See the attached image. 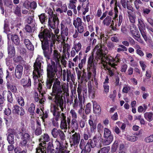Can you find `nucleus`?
Segmentation results:
<instances>
[{"mask_svg": "<svg viewBox=\"0 0 153 153\" xmlns=\"http://www.w3.org/2000/svg\"><path fill=\"white\" fill-rule=\"evenodd\" d=\"M77 2V0H70L69 3L68 4V7L69 9H73L76 7L75 4Z\"/></svg>", "mask_w": 153, "mask_h": 153, "instance_id": "obj_31", "label": "nucleus"}, {"mask_svg": "<svg viewBox=\"0 0 153 153\" xmlns=\"http://www.w3.org/2000/svg\"><path fill=\"white\" fill-rule=\"evenodd\" d=\"M38 36L42 42V48L44 50H46L48 47L49 42H52L53 43L56 40L55 35L52 33H51H51L47 29H44L39 33Z\"/></svg>", "mask_w": 153, "mask_h": 153, "instance_id": "obj_2", "label": "nucleus"}, {"mask_svg": "<svg viewBox=\"0 0 153 153\" xmlns=\"http://www.w3.org/2000/svg\"><path fill=\"white\" fill-rule=\"evenodd\" d=\"M138 26L139 30H141L142 29H145V25L142 19H138Z\"/></svg>", "mask_w": 153, "mask_h": 153, "instance_id": "obj_36", "label": "nucleus"}, {"mask_svg": "<svg viewBox=\"0 0 153 153\" xmlns=\"http://www.w3.org/2000/svg\"><path fill=\"white\" fill-rule=\"evenodd\" d=\"M8 52L9 56L11 57L15 54V51L14 47L11 45H10L9 43L8 42Z\"/></svg>", "mask_w": 153, "mask_h": 153, "instance_id": "obj_21", "label": "nucleus"}, {"mask_svg": "<svg viewBox=\"0 0 153 153\" xmlns=\"http://www.w3.org/2000/svg\"><path fill=\"white\" fill-rule=\"evenodd\" d=\"M59 22L58 18L55 14H53L51 16L48 18V25L53 29L55 28L56 25L58 24Z\"/></svg>", "mask_w": 153, "mask_h": 153, "instance_id": "obj_10", "label": "nucleus"}, {"mask_svg": "<svg viewBox=\"0 0 153 153\" xmlns=\"http://www.w3.org/2000/svg\"><path fill=\"white\" fill-rule=\"evenodd\" d=\"M86 59V57H84L83 59H81V62L79 64L78 67L81 70L85 62Z\"/></svg>", "mask_w": 153, "mask_h": 153, "instance_id": "obj_58", "label": "nucleus"}, {"mask_svg": "<svg viewBox=\"0 0 153 153\" xmlns=\"http://www.w3.org/2000/svg\"><path fill=\"white\" fill-rule=\"evenodd\" d=\"M114 17L113 19L115 21H117L115 23L116 25H117L119 26L120 25L123 19V17L122 15H120L119 16V20L117 18V17L118 16V10L117 7L116 6H115L114 8Z\"/></svg>", "mask_w": 153, "mask_h": 153, "instance_id": "obj_12", "label": "nucleus"}, {"mask_svg": "<svg viewBox=\"0 0 153 153\" xmlns=\"http://www.w3.org/2000/svg\"><path fill=\"white\" fill-rule=\"evenodd\" d=\"M58 135H59L60 138L62 140H64L65 136L63 131L60 130Z\"/></svg>", "mask_w": 153, "mask_h": 153, "instance_id": "obj_63", "label": "nucleus"}, {"mask_svg": "<svg viewBox=\"0 0 153 153\" xmlns=\"http://www.w3.org/2000/svg\"><path fill=\"white\" fill-rule=\"evenodd\" d=\"M57 70V67L55 63L52 65H48L47 68V76L49 80L47 83V87L48 88L50 89L51 88L55 73H56Z\"/></svg>", "mask_w": 153, "mask_h": 153, "instance_id": "obj_5", "label": "nucleus"}, {"mask_svg": "<svg viewBox=\"0 0 153 153\" xmlns=\"http://www.w3.org/2000/svg\"><path fill=\"white\" fill-rule=\"evenodd\" d=\"M97 131L100 133H100L102 132L103 129V126L101 123H99L97 125Z\"/></svg>", "mask_w": 153, "mask_h": 153, "instance_id": "obj_54", "label": "nucleus"}, {"mask_svg": "<svg viewBox=\"0 0 153 153\" xmlns=\"http://www.w3.org/2000/svg\"><path fill=\"white\" fill-rule=\"evenodd\" d=\"M82 20L80 18L77 17L76 19H74L73 25L75 27H76L77 25H82Z\"/></svg>", "mask_w": 153, "mask_h": 153, "instance_id": "obj_28", "label": "nucleus"}, {"mask_svg": "<svg viewBox=\"0 0 153 153\" xmlns=\"http://www.w3.org/2000/svg\"><path fill=\"white\" fill-rule=\"evenodd\" d=\"M24 43L26 47L30 50L32 51L34 50V46L29 40L25 39L24 40Z\"/></svg>", "mask_w": 153, "mask_h": 153, "instance_id": "obj_22", "label": "nucleus"}, {"mask_svg": "<svg viewBox=\"0 0 153 153\" xmlns=\"http://www.w3.org/2000/svg\"><path fill=\"white\" fill-rule=\"evenodd\" d=\"M67 122L68 128L69 129L72 130L71 131L74 133L75 130H77L78 128V125L76 119H72L71 121L70 117L67 118Z\"/></svg>", "mask_w": 153, "mask_h": 153, "instance_id": "obj_7", "label": "nucleus"}, {"mask_svg": "<svg viewBox=\"0 0 153 153\" xmlns=\"http://www.w3.org/2000/svg\"><path fill=\"white\" fill-rule=\"evenodd\" d=\"M81 47L82 45L81 43L79 42H78V43L74 44L72 49H74L76 51L77 53L80 50Z\"/></svg>", "mask_w": 153, "mask_h": 153, "instance_id": "obj_34", "label": "nucleus"}, {"mask_svg": "<svg viewBox=\"0 0 153 153\" xmlns=\"http://www.w3.org/2000/svg\"><path fill=\"white\" fill-rule=\"evenodd\" d=\"M91 143L90 140H88L87 143L86 145L85 146V151L86 152H89L91 150Z\"/></svg>", "mask_w": 153, "mask_h": 153, "instance_id": "obj_33", "label": "nucleus"}, {"mask_svg": "<svg viewBox=\"0 0 153 153\" xmlns=\"http://www.w3.org/2000/svg\"><path fill=\"white\" fill-rule=\"evenodd\" d=\"M134 4L136 8L137 9H138L141 5L142 4V3L140 0H135L134 2Z\"/></svg>", "mask_w": 153, "mask_h": 153, "instance_id": "obj_49", "label": "nucleus"}, {"mask_svg": "<svg viewBox=\"0 0 153 153\" xmlns=\"http://www.w3.org/2000/svg\"><path fill=\"white\" fill-rule=\"evenodd\" d=\"M45 146L44 143H40L36 149V153H46L45 151L46 148L45 147Z\"/></svg>", "mask_w": 153, "mask_h": 153, "instance_id": "obj_17", "label": "nucleus"}, {"mask_svg": "<svg viewBox=\"0 0 153 153\" xmlns=\"http://www.w3.org/2000/svg\"><path fill=\"white\" fill-rule=\"evenodd\" d=\"M54 147L56 149V153H69V151L64 150V147L61 142H60L57 139L53 145Z\"/></svg>", "mask_w": 153, "mask_h": 153, "instance_id": "obj_8", "label": "nucleus"}, {"mask_svg": "<svg viewBox=\"0 0 153 153\" xmlns=\"http://www.w3.org/2000/svg\"><path fill=\"white\" fill-rule=\"evenodd\" d=\"M119 47L117 48V51L118 53L121 52H123L124 51H127V48L124 45H120L118 46Z\"/></svg>", "mask_w": 153, "mask_h": 153, "instance_id": "obj_40", "label": "nucleus"}, {"mask_svg": "<svg viewBox=\"0 0 153 153\" xmlns=\"http://www.w3.org/2000/svg\"><path fill=\"white\" fill-rule=\"evenodd\" d=\"M21 107H19L16 105H15L13 108L12 111L15 114H17L19 113Z\"/></svg>", "mask_w": 153, "mask_h": 153, "instance_id": "obj_45", "label": "nucleus"}, {"mask_svg": "<svg viewBox=\"0 0 153 153\" xmlns=\"http://www.w3.org/2000/svg\"><path fill=\"white\" fill-rule=\"evenodd\" d=\"M131 31L132 36L134 39L140 36L139 32L136 29H134V30H131Z\"/></svg>", "mask_w": 153, "mask_h": 153, "instance_id": "obj_44", "label": "nucleus"}, {"mask_svg": "<svg viewBox=\"0 0 153 153\" xmlns=\"http://www.w3.org/2000/svg\"><path fill=\"white\" fill-rule=\"evenodd\" d=\"M111 18L109 16H107L102 21V23L105 25L109 26L111 23Z\"/></svg>", "mask_w": 153, "mask_h": 153, "instance_id": "obj_29", "label": "nucleus"}, {"mask_svg": "<svg viewBox=\"0 0 153 153\" xmlns=\"http://www.w3.org/2000/svg\"><path fill=\"white\" fill-rule=\"evenodd\" d=\"M74 78V76L73 74H72L70 71H68L67 72V81H69L70 79L73 81Z\"/></svg>", "mask_w": 153, "mask_h": 153, "instance_id": "obj_38", "label": "nucleus"}, {"mask_svg": "<svg viewBox=\"0 0 153 153\" xmlns=\"http://www.w3.org/2000/svg\"><path fill=\"white\" fill-rule=\"evenodd\" d=\"M60 58L61 56L58 51L56 50H54L53 54V59L56 62V64H58L59 66V68L61 69V71L62 73V69L59 62Z\"/></svg>", "mask_w": 153, "mask_h": 153, "instance_id": "obj_15", "label": "nucleus"}, {"mask_svg": "<svg viewBox=\"0 0 153 153\" xmlns=\"http://www.w3.org/2000/svg\"><path fill=\"white\" fill-rule=\"evenodd\" d=\"M104 139L102 141V143L105 145H109L113 140V136H110L107 137H104Z\"/></svg>", "mask_w": 153, "mask_h": 153, "instance_id": "obj_23", "label": "nucleus"}, {"mask_svg": "<svg viewBox=\"0 0 153 153\" xmlns=\"http://www.w3.org/2000/svg\"><path fill=\"white\" fill-rule=\"evenodd\" d=\"M85 142L84 141V140L83 139H82L81 140L80 143L79 144V147L81 149H84L85 148Z\"/></svg>", "mask_w": 153, "mask_h": 153, "instance_id": "obj_61", "label": "nucleus"}, {"mask_svg": "<svg viewBox=\"0 0 153 153\" xmlns=\"http://www.w3.org/2000/svg\"><path fill=\"white\" fill-rule=\"evenodd\" d=\"M96 126L90 127V130H88V128H86L85 131L86 130L88 131V133L89 135V137H90L92 135L94 134L96 132Z\"/></svg>", "mask_w": 153, "mask_h": 153, "instance_id": "obj_26", "label": "nucleus"}, {"mask_svg": "<svg viewBox=\"0 0 153 153\" xmlns=\"http://www.w3.org/2000/svg\"><path fill=\"white\" fill-rule=\"evenodd\" d=\"M67 121H61L60 124V128L61 129H64L65 132L68 129Z\"/></svg>", "mask_w": 153, "mask_h": 153, "instance_id": "obj_30", "label": "nucleus"}, {"mask_svg": "<svg viewBox=\"0 0 153 153\" xmlns=\"http://www.w3.org/2000/svg\"><path fill=\"white\" fill-rule=\"evenodd\" d=\"M139 63L141 68H142V70L143 71H145V69L147 67L146 64V62L143 61L141 60L140 61Z\"/></svg>", "mask_w": 153, "mask_h": 153, "instance_id": "obj_56", "label": "nucleus"}, {"mask_svg": "<svg viewBox=\"0 0 153 153\" xmlns=\"http://www.w3.org/2000/svg\"><path fill=\"white\" fill-rule=\"evenodd\" d=\"M95 53V58L97 60L100 59L101 60L102 64L104 65H105V61L102 60L103 58H104V55L103 54L102 52L101 47L100 45H97L94 49L93 52L92 53V55H91L88 59V66L92 67L94 65V62L95 60L94 59L93 54Z\"/></svg>", "mask_w": 153, "mask_h": 153, "instance_id": "obj_3", "label": "nucleus"}, {"mask_svg": "<svg viewBox=\"0 0 153 153\" xmlns=\"http://www.w3.org/2000/svg\"><path fill=\"white\" fill-rule=\"evenodd\" d=\"M65 40V38L63 35H62L61 36L56 35V41L59 42H61L62 43L64 42V41Z\"/></svg>", "mask_w": 153, "mask_h": 153, "instance_id": "obj_47", "label": "nucleus"}, {"mask_svg": "<svg viewBox=\"0 0 153 153\" xmlns=\"http://www.w3.org/2000/svg\"><path fill=\"white\" fill-rule=\"evenodd\" d=\"M92 81L88 82V88L89 95L92 98H94L95 97L96 91L95 86L93 85Z\"/></svg>", "mask_w": 153, "mask_h": 153, "instance_id": "obj_13", "label": "nucleus"}, {"mask_svg": "<svg viewBox=\"0 0 153 153\" xmlns=\"http://www.w3.org/2000/svg\"><path fill=\"white\" fill-rule=\"evenodd\" d=\"M7 140L9 144H12L14 143V136L11 133L9 134L8 136Z\"/></svg>", "mask_w": 153, "mask_h": 153, "instance_id": "obj_42", "label": "nucleus"}, {"mask_svg": "<svg viewBox=\"0 0 153 153\" xmlns=\"http://www.w3.org/2000/svg\"><path fill=\"white\" fill-rule=\"evenodd\" d=\"M62 88L63 90H64L63 86L62 85L61 86L60 82L58 79H56L52 87V94L54 96V101L57 107L59 106L61 111H63L64 110L63 107V101L62 94Z\"/></svg>", "mask_w": 153, "mask_h": 153, "instance_id": "obj_1", "label": "nucleus"}, {"mask_svg": "<svg viewBox=\"0 0 153 153\" xmlns=\"http://www.w3.org/2000/svg\"><path fill=\"white\" fill-rule=\"evenodd\" d=\"M88 123L90 127L96 126V125L93 122V119L92 118V116L91 115L90 116V119L88 120Z\"/></svg>", "mask_w": 153, "mask_h": 153, "instance_id": "obj_60", "label": "nucleus"}, {"mask_svg": "<svg viewBox=\"0 0 153 153\" xmlns=\"http://www.w3.org/2000/svg\"><path fill=\"white\" fill-rule=\"evenodd\" d=\"M110 149L109 146L104 147L100 150L98 153H108Z\"/></svg>", "mask_w": 153, "mask_h": 153, "instance_id": "obj_46", "label": "nucleus"}, {"mask_svg": "<svg viewBox=\"0 0 153 153\" xmlns=\"http://www.w3.org/2000/svg\"><path fill=\"white\" fill-rule=\"evenodd\" d=\"M60 129L58 130L56 128H54L52 130L51 134L53 137L54 138H56L58 135L59 131Z\"/></svg>", "mask_w": 153, "mask_h": 153, "instance_id": "obj_43", "label": "nucleus"}, {"mask_svg": "<svg viewBox=\"0 0 153 153\" xmlns=\"http://www.w3.org/2000/svg\"><path fill=\"white\" fill-rule=\"evenodd\" d=\"M118 145L119 144L117 141H115L114 142L111 147V151L112 152H114L116 151L118 147Z\"/></svg>", "mask_w": 153, "mask_h": 153, "instance_id": "obj_48", "label": "nucleus"}, {"mask_svg": "<svg viewBox=\"0 0 153 153\" xmlns=\"http://www.w3.org/2000/svg\"><path fill=\"white\" fill-rule=\"evenodd\" d=\"M16 99L19 104L22 106H23L25 105L24 100L22 97H18L16 98Z\"/></svg>", "mask_w": 153, "mask_h": 153, "instance_id": "obj_41", "label": "nucleus"}, {"mask_svg": "<svg viewBox=\"0 0 153 153\" xmlns=\"http://www.w3.org/2000/svg\"><path fill=\"white\" fill-rule=\"evenodd\" d=\"M91 104L90 103H88L86 105L85 109V112L86 114H89L91 111Z\"/></svg>", "mask_w": 153, "mask_h": 153, "instance_id": "obj_53", "label": "nucleus"}, {"mask_svg": "<svg viewBox=\"0 0 153 153\" xmlns=\"http://www.w3.org/2000/svg\"><path fill=\"white\" fill-rule=\"evenodd\" d=\"M23 70V67L22 65H17L15 73V75L16 78L18 79L21 78Z\"/></svg>", "mask_w": 153, "mask_h": 153, "instance_id": "obj_14", "label": "nucleus"}, {"mask_svg": "<svg viewBox=\"0 0 153 153\" xmlns=\"http://www.w3.org/2000/svg\"><path fill=\"white\" fill-rule=\"evenodd\" d=\"M21 83L24 86L29 87L31 85L30 79L28 76L23 78L21 80Z\"/></svg>", "mask_w": 153, "mask_h": 153, "instance_id": "obj_19", "label": "nucleus"}, {"mask_svg": "<svg viewBox=\"0 0 153 153\" xmlns=\"http://www.w3.org/2000/svg\"><path fill=\"white\" fill-rule=\"evenodd\" d=\"M130 89V87L129 86H124L123 88L122 92L123 93H128Z\"/></svg>", "mask_w": 153, "mask_h": 153, "instance_id": "obj_64", "label": "nucleus"}, {"mask_svg": "<svg viewBox=\"0 0 153 153\" xmlns=\"http://www.w3.org/2000/svg\"><path fill=\"white\" fill-rule=\"evenodd\" d=\"M94 112L97 115H100L101 113V109L100 106L96 102L93 103Z\"/></svg>", "mask_w": 153, "mask_h": 153, "instance_id": "obj_18", "label": "nucleus"}, {"mask_svg": "<svg viewBox=\"0 0 153 153\" xmlns=\"http://www.w3.org/2000/svg\"><path fill=\"white\" fill-rule=\"evenodd\" d=\"M51 111L53 115L55 117V119L56 121L59 120V117L60 116V112L59 111L58 107H56L54 106L51 107Z\"/></svg>", "mask_w": 153, "mask_h": 153, "instance_id": "obj_16", "label": "nucleus"}, {"mask_svg": "<svg viewBox=\"0 0 153 153\" xmlns=\"http://www.w3.org/2000/svg\"><path fill=\"white\" fill-rule=\"evenodd\" d=\"M110 136H113L111 134V131L108 128H105L104 129V137H107Z\"/></svg>", "mask_w": 153, "mask_h": 153, "instance_id": "obj_39", "label": "nucleus"}, {"mask_svg": "<svg viewBox=\"0 0 153 153\" xmlns=\"http://www.w3.org/2000/svg\"><path fill=\"white\" fill-rule=\"evenodd\" d=\"M104 55V58H103L102 60L105 61V63L107 65L108 64L111 67H113L114 68H115L114 66L117 65L114 63L115 62H119L120 60L119 58L120 56V54H117V55L115 59H114L113 58L110 56Z\"/></svg>", "mask_w": 153, "mask_h": 153, "instance_id": "obj_6", "label": "nucleus"}, {"mask_svg": "<svg viewBox=\"0 0 153 153\" xmlns=\"http://www.w3.org/2000/svg\"><path fill=\"white\" fill-rule=\"evenodd\" d=\"M11 39L12 41L16 45H18L20 42L19 39L16 35H12Z\"/></svg>", "mask_w": 153, "mask_h": 153, "instance_id": "obj_32", "label": "nucleus"}, {"mask_svg": "<svg viewBox=\"0 0 153 153\" xmlns=\"http://www.w3.org/2000/svg\"><path fill=\"white\" fill-rule=\"evenodd\" d=\"M50 140V138L47 134H45L42 135L41 137L39 139V141L40 143H44L45 145L46 142L49 141Z\"/></svg>", "mask_w": 153, "mask_h": 153, "instance_id": "obj_20", "label": "nucleus"}, {"mask_svg": "<svg viewBox=\"0 0 153 153\" xmlns=\"http://www.w3.org/2000/svg\"><path fill=\"white\" fill-rule=\"evenodd\" d=\"M80 139V135L79 133L75 132L70 138V141L71 145H75L79 144Z\"/></svg>", "mask_w": 153, "mask_h": 153, "instance_id": "obj_11", "label": "nucleus"}, {"mask_svg": "<svg viewBox=\"0 0 153 153\" xmlns=\"http://www.w3.org/2000/svg\"><path fill=\"white\" fill-rule=\"evenodd\" d=\"M22 58L20 56H15L13 60L16 62H21Z\"/></svg>", "mask_w": 153, "mask_h": 153, "instance_id": "obj_62", "label": "nucleus"}, {"mask_svg": "<svg viewBox=\"0 0 153 153\" xmlns=\"http://www.w3.org/2000/svg\"><path fill=\"white\" fill-rule=\"evenodd\" d=\"M43 63L42 61V58L40 56H38L37 58L33 67L34 70L33 74L34 79H36L38 77H40L43 73V71L42 66V63Z\"/></svg>", "mask_w": 153, "mask_h": 153, "instance_id": "obj_4", "label": "nucleus"}, {"mask_svg": "<svg viewBox=\"0 0 153 153\" xmlns=\"http://www.w3.org/2000/svg\"><path fill=\"white\" fill-rule=\"evenodd\" d=\"M144 117L147 121L151 122L153 120V113L146 112L144 114Z\"/></svg>", "mask_w": 153, "mask_h": 153, "instance_id": "obj_25", "label": "nucleus"}, {"mask_svg": "<svg viewBox=\"0 0 153 153\" xmlns=\"http://www.w3.org/2000/svg\"><path fill=\"white\" fill-rule=\"evenodd\" d=\"M75 27L77 28V31L80 33H82L84 31V27L82 24L77 25L76 27Z\"/></svg>", "mask_w": 153, "mask_h": 153, "instance_id": "obj_52", "label": "nucleus"}, {"mask_svg": "<svg viewBox=\"0 0 153 153\" xmlns=\"http://www.w3.org/2000/svg\"><path fill=\"white\" fill-rule=\"evenodd\" d=\"M125 138L127 140L132 142L135 141L138 139V138L137 137L129 135H127L126 136Z\"/></svg>", "mask_w": 153, "mask_h": 153, "instance_id": "obj_37", "label": "nucleus"}, {"mask_svg": "<svg viewBox=\"0 0 153 153\" xmlns=\"http://www.w3.org/2000/svg\"><path fill=\"white\" fill-rule=\"evenodd\" d=\"M102 139L101 134L95 135L94 137L93 140L90 141L91 143V147L94 148L96 147L98 148L102 147Z\"/></svg>", "mask_w": 153, "mask_h": 153, "instance_id": "obj_9", "label": "nucleus"}, {"mask_svg": "<svg viewBox=\"0 0 153 153\" xmlns=\"http://www.w3.org/2000/svg\"><path fill=\"white\" fill-rule=\"evenodd\" d=\"M42 133V130L41 127L40 126H37V128H36L35 133L37 135H40Z\"/></svg>", "mask_w": 153, "mask_h": 153, "instance_id": "obj_59", "label": "nucleus"}, {"mask_svg": "<svg viewBox=\"0 0 153 153\" xmlns=\"http://www.w3.org/2000/svg\"><path fill=\"white\" fill-rule=\"evenodd\" d=\"M70 113L72 117V119H76L77 114L74 109H71L70 111Z\"/></svg>", "mask_w": 153, "mask_h": 153, "instance_id": "obj_50", "label": "nucleus"}, {"mask_svg": "<svg viewBox=\"0 0 153 153\" xmlns=\"http://www.w3.org/2000/svg\"><path fill=\"white\" fill-rule=\"evenodd\" d=\"M128 17L130 22L133 23H134L136 18L135 15L133 14V13H131L130 12L128 11Z\"/></svg>", "mask_w": 153, "mask_h": 153, "instance_id": "obj_27", "label": "nucleus"}, {"mask_svg": "<svg viewBox=\"0 0 153 153\" xmlns=\"http://www.w3.org/2000/svg\"><path fill=\"white\" fill-rule=\"evenodd\" d=\"M39 19L42 24H44L45 22L47 19V17L46 16L45 14L42 13L39 16Z\"/></svg>", "mask_w": 153, "mask_h": 153, "instance_id": "obj_35", "label": "nucleus"}, {"mask_svg": "<svg viewBox=\"0 0 153 153\" xmlns=\"http://www.w3.org/2000/svg\"><path fill=\"white\" fill-rule=\"evenodd\" d=\"M35 109V105L33 103H31L30 105V107L28 108V111L30 113H33Z\"/></svg>", "mask_w": 153, "mask_h": 153, "instance_id": "obj_57", "label": "nucleus"}, {"mask_svg": "<svg viewBox=\"0 0 153 153\" xmlns=\"http://www.w3.org/2000/svg\"><path fill=\"white\" fill-rule=\"evenodd\" d=\"M66 22L70 25L69 27L71 28L70 31L71 32L73 31L74 30V27L71 24V20L70 18H68V20Z\"/></svg>", "mask_w": 153, "mask_h": 153, "instance_id": "obj_55", "label": "nucleus"}, {"mask_svg": "<svg viewBox=\"0 0 153 153\" xmlns=\"http://www.w3.org/2000/svg\"><path fill=\"white\" fill-rule=\"evenodd\" d=\"M7 89L15 93L17 91L16 86L13 84L7 81Z\"/></svg>", "mask_w": 153, "mask_h": 153, "instance_id": "obj_24", "label": "nucleus"}, {"mask_svg": "<svg viewBox=\"0 0 153 153\" xmlns=\"http://www.w3.org/2000/svg\"><path fill=\"white\" fill-rule=\"evenodd\" d=\"M30 136L27 133H25L22 134L21 137L22 140H24L29 141L30 139Z\"/></svg>", "mask_w": 153, "mask_h": 153, "instance_id": "obj_51", "label": "nucleus"}]
</instances>
